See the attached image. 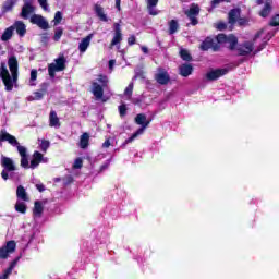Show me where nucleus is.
Returning <instances> with one entry per match:
<instances>
[{"label":"nucleus","instance_id":"f257e3e1","mask_svg":"<svg viewBox=\"0 0 279 279\" xmlns=\"http://www.w3.org/2000/svg\"><path fill=\"white\" fill-rule=\"evenodd\" d=\"M8 66L10 71H8V68H5V63L1 64L0 77L2 78L7 90H12V88H14V84L19 82V60H16V57L9 58Z\"/></svg>","mask_w":279,"mask_h":279},{"label":"nucleus","instance_id":"f03ea898","mask_svg":"<svg viewBox=\"0 0 279 279\" xmlns=\"http://www.w3.org/2000/svg\"><path fill=\"white\" fill-rule=\"evenodd\" d=\"M135 123L137 125H142V128L138 129L135 133H133L131 137L125 140L124 145L132 143L134 138H136L137 136H141V134L145 132V129L147 128V125H149V121H147V116L143 113H140L135 117Z\"/></svg>","mask_w":279,"mask_h":279},{"label":"nucleus","instance_id":"7ed1b4c3","mask_svg":"<svg viewBox=\"0 0 279 279\" xmlns=\"http://www.w3.org/2000/svg\"><path fill=\"white\" fill-rule=\"evenodd\" d=\"M66 69V59L64 56H60L54 60L53 63L48 65V73L50 77H56V73H60V71H64Z\"/></svg>","mask_w":279,"mask_h":279},{"label":"nucleus","instance_id":"20e7f679","mask_svg":"<svg viewBox=\"0 0 279 279\" xmlns=\"http://www.w3.org/2000/svg\"><path fill=\"white\" fill-rule=\"evenodd\" d=\"M216 40L218 45H227L229 49H234V47H236V44L239 43L234 35L226 36L225 34H219L216 37Z\"/></svg>","mask_w":279,"mask_h":279},{"label":"nucleus","instance_id":"39448f33","mask_svg":"<svg viewBox=\"0 0 279 279\" xmlns=\"http://www.w3.org/2000/svg\"><path fill=\"white\" fill-rule=\"evenodd\" d=\"M186 16L191 21V25H197L198 21L197 17L199 15V5L198 4H191L190 10L185 11Z\"/></svg>","mask_w":279,"mask_h":279},{"label":"nucleus","instance_id":"423d86ee","mask_svg":"<svg viewBox=\"0 0 279 279\" xmlns=\"http://www.w3.org/2000/svg\"><path fill=\"white\" fill-rule=\"evenodd\" d=\"M114 35L110 44V49H112L117 45H121V40H123V34L121 33V25L119 23L113 24Z\"/></svg>","mask_w":279,"mask_h":279},{"label":"nucleus","instance_id":"0eeeda50","mask_svg":"<svg viewBox=\"0 0 279 279\" xmlns=\"http://www.w3.org/2000/svg\"><path fill=\"white\" fill-rule=\"evenodd\" d=\"M228 73L227 69H216V70H209L206 73V78L209 82H215V80H219V77H223Z\"/></svg>","mask_w":279,"mask_h":279},{"label":"nucleus","instance_id":"6e6552de","mask_svg":"<svg viewBox=\"0 0 279 279\" xmlns=\"http://www.w3.org/2000/svg\"><path fill=\"white\" fill-rule=\"evenodd\" d=\"M31 23H33V25H37V27H40V29H49V22H47L43 15H32Z\"/></svg>","mask_w":279,"mask_h":279},{"label":"nucleus","instance_id":"1a4fd4ad","mask_svg":"<svg viewBox=\"0 0 279 279\" xmlns=\"http://www.w3.org/2000/svg\"><path fill=\"white\" fill-rule=\"evenodd\" d=\"M32 3H34V1H24V5L20 14L22 19L27 20L29 19V14H34V11L36 10V8Z\"/></svg>","mask_w":279,"mask_h":279},{"label":"nucleus","instance_id":"9d476101","mask_svg":"<svg viewBox=\"0 0 279 279\" xmlns=\"http://www.w3.org/2000/svg\"><path fill=\"white\" fill-rule=\"evenodd\" d=\"M16 250V242L9 241L5 246L0 248V258H8L9 254L14 253Z\"/></svg>","mask_w":279,"mask_h":279},{"label":"nucleus","instance_id":"9b49d317","mask_svg":"<svg viewBox=\"0 0 279 279\" xmlns=\"http://www.w3.org/2000/svg\"><path fill=\"white\" fill-rule=\"evenodd\" d=\"M202 51H208V49H213V51H219V44H215L213 38L207 37L201 45Z\"/></svg>","mask_w":279,"mask_h":279},{"label":"nucleus","instance_id":"f8f14e48","mask_svg":"<svg viewBox=\"0 0 279 279\" xmlns=\"http://www.w3.org/2000/svg\"><path fill=\"white\" fill-rule=\"evenodd\" d=\"M40 162H48V159L43 157V154H40L39 151H35L33 154V159L31 160V169H36L38 165H40Z\"/></svg>","mask_w":279,"mask_h":279},{"label":"nucleus","instance_id":"ddd939ff","mask_svg":"<svg viewBox=\"0 0 279 279\" xmlns=\"http://www.w3.org/2000/svg\"><path fill=\"white\" fill-rule=\"evenodd\" d=\"M11 27H13V32L15 29L16 34L21 38H23V36H25V34H27V26L25 25V23H23V21H15Z\"/></svg>","mask_w":279,"mask_h":279},{"label":"nucleus","instance_id":"4468645a","mask_svg":"<svg viewBox=\"0 0 279 279\" xmlns=\"http://www.w3.org/2000/svg\"><path fill=\"white\" fill-rule=\"evenodd\" d=\"M155 80L156 82H158V84L165 85V84H169V73H167V71L159 69L158 73L155 75Z\"/></svg>","mask_w":279,"mask_h":279},{"label":"nucleus","instance_id":"2eb2a0df","mask_svg":"<svg viewBox=\"0 0 279 279\" xmlns=\"http://www.w3.org/2000/svg\"><path fill=\"white\" fill-rule=\"evenodd\" d=\"M0 141L1 142L7 141V143H10V145H13V147H16V145H19V141H16V137L5 131H1Z\"/></svg>","mask_w":279,"mask_h":279},{"label":"nucleus","instance_id":"dca6fc26","mask_svg":"<svg viewBox=\"0 0 279 279\" xmlns=\"http://www.w3.org/2000/svg\"><path fill=\"white\" fill-rule=\"evenodd\" d=\"M92 40H93V34H89L86 37H84L78 45V51L81 53H86V49H88V47H90Z\"/></svg>","mask_w":279,"mask_h":279},{"label":"nucleus","instance_id":"f3484780","mask_svg":"<svg viewBox=\"0 0 279 279\" xmlns=\"http://www.w3.org/2000/svg\"><path fill=\"white\" fill-rule=\"evenodd\" d=\"M1 166L5 169V171H14L16 169V165H14V160L5 156L1 157Z\"/></svg>","mask_w":279,"mask_h":279},{"label":"nucleus","instance_id":"a211bd4d","mask_svg":"<svg viewBox=\"0 0 279 279\" xmlns=\"http://www.w3.org/2000/svg\"><path fill=\"white\" fill-rule=\"evenodd\" d=\"M252 51H254V46L250 41L244 43L238 48L239 56H248V53H252Z\"/></svg>","mask_w":279,"mask_h":279},{"label":"nucleus","instance_id":"6ab92c4d","mask_svg":"<svg viewBox=\"0 0 279 279\" xmlns=\"http://www.w3.org/2000/svg\"><path fill=\"white\" fill-rule=\"evenodd\" d=\"M94 12L96 13V16H98V19H100V21L108 23V15L106 14L104 7H101L100 4H95Z\"/></svg>","mask_w":279,"mask_h":279},{"label":"nucleus","instance_id":"aec40b11","mask_svg":"<svg viewBox=\"0 0 279 279\" xmlns=\"http://www.w3.org/2000/svg\"><path fill=\"white\" fill-rule=\"evenodd\" d=\"M49 125L50 128H60L61 123H60V118H58V113L56 111H50L49 114Z\"/></svg>","mask_w":279,"mask_h":279},{"label":"nucleus","instance_id":"412c9836","mask_svg":"<svg viewBox=\"0 0 279 279\" xmlns=\"http://www.w3.org/2000/svg\"><path fill=\"white\" fill-rule=\"evenodd\" d=\"M16 197L20 202H29V196L27 195V191H25L23 185L17 186Z\"/></svg>","mask_w":279,"mask_h":279},{"label":"nucleus","instance_id":"4be33fe9","mask_svg":"<svg viewBox=\"0 0 279 279\" xmlns=\"http://www.w3.org/2000/svg\"><path fill=\"white\" fill-rule=\"evenodd\" d=\"M180 71V75H182V77H189V75H191L193 73V65L185 63L180 65L179 68Z\"/></svg>","mask_w":279,"mask_h":279},{"label":"nucleus","instance_id":"5701e85b","mask_svg":"<svg viewBox=\"0 0 279 279\" xmlns=\"http://www.w3.org/2000/svg\"><path fill=\"white\" fill-rule=\"evenodd\" d=\"M241 17V9H232L230 12H229V23L231 25H234V23L236 21H239V19Z\"/></svg>","mask_w":279,"mask_h":279},{"label":"nucleus","instance_id":"b1692460","mask_svg":"<svg viewBox=\"0 0 279 279\" xmlns=\"http://www.w3.org/2000/svg\"><path fill=\"white\" fill-rule=\"evenodd\" d=\"M158 1L159 0H147V10L151 16H157L158 14V10H156V5H158Z\"/></svg>","mask_w":279,"mask_h":279},{"label":"nucleus","instance_id":"393cba45","mask_svg":"<svg viewBox=\"0 0 279 279\" xmlns=\"http://www.w3.org/2000/svg\"><path fill=\"white\" fill-rule=\"evenodd\" d=\"M92 93L96 99H101L104 97V88L98 83H93Z\"/></svg>","mask_w":279,"mask_h":279},{"label":"nucleus","instance_id":"a878e982","mask_svg":"<svg viewBox=\"0 0 279 279\" xmlns=\"http://www.w3.org/2000/svg\"><path fill=\"white\" fill-rule=\"evenodd\" d=\"M12 36H14V27L10 26L3 32L1 36L2 43H8V40L12 39Z\"/></svg>","mask_w":279,"mask_h":279},{"label":"nucleus","instance_id":"bb28decb","mask_svg":"<svg viewBox=\"0 0 279 279\" xmlns=\"http://www.w3.org/2000/svg\"><path fill=\"white\" fill-rule=\"evenodd\" d=\"M89 141H90V135H88V133H83L80 138L81 149H86V147H88Z\"/></svg>","mask_w":279,"mask_h":279},{"label":"nucleus","instance_id":"cd10ccee","mask_svg":"<svg viewBox=\"0 0 279 279\" xmlns=\"http://www.w3.org/2000/svg\"><path fill=\"white\" fill-rule=\"evenodd\" d=\"M15 210L16 213H22V215H25V213H27V205L25 204V201H17L15 204Z\"/></svg>","mask_w":279,"mask_h":279},{"label":"nucleus","instance_id":"c85d7f7f","mask_svg":"<svg viewBox=\"0 0 279 279\" xmlns=\"http://www.w3.org/2000/svg\"><path fill=\"white\" fill-rule=\"evenodd\" d=\"M36 80H38V70L33 69L31 71V77H29L28 84L31 86H36Z\"/></svg>","mask_w":279,"mask_h":279},{"label":"nucleus","instance_id":"c756f323","mask_svg":"<svg viewBox=\"0 0 279 279\" xmlns=\"http://www.w3.org/2000/svg\"><path fill=\"white\" fill-rule=\"evenodd\" d=\"M38 143H39V147L41 149V151L47 153V150L49 149L51 142L47 141V140H40L38 138Z\"/></svg>","mask_w":279,"mask_h":279},{"label":"nucleus","instance_id":"7c9ffc66","mask_svg":"<svg viewBox=\"0 0 279 279\" xmlns=\"http://www.w3.org/2000/svg\"><path fill=\"white\" fill-rule=\"evenodd\" d=\"M35 217H40L43 215V204L38 201L35 202V207L33 210Z\"/></svg>","mask_w":279,"mask_h":279},{"label":"nucleus","instance_id":"2f4dec72","mask_svg":"<svg viewBox=\"0 0 279 279\" xmlns=\"http://www.w3.org/2000/svg\"><path fill=\"white\" fill-rule=\"evenodd\" d=\"M19 259H15L11 263L10 267L5 270V272L3 274V276L0 277V279H8V276H10L12 274V269H14V267H16V263Z\"/></svg>","mask_w":279,"mask_h":279},{"label":"nucleus","instance_id":"473e14b6","mask_svg":"<svg viewBox=\"0 0 279 279\" xmlns=\"http://www.w3.org/2000/svg\"><path fill=\"white\" fill-rule=\"evenodd\" d=\"M180 25L178 24V21L172 20L169 22V34H175L178 32Z\"/></svg>","mask_w":279,"mask_h":279},{"label":"nucleus","instance_id":"72a5a7b5","mask_svg":"<svg viewBox=\"0 0 279 279\" xmlns=\"http://www.w3.org/2000/svg\"><path fill=\"white\" fill-rule=\"evenodd\" d=\"M16 0H7L3 4L4 12H10L14 8Z\"/></svg>","mask_w":279,"mask_h":279},{"label":"nucleus","instance_id":"f704fd0d","mask_svg":"<svg viewBox=\"0 0 279 279\" xmlns=\"http://www.w3.org/2000/svg\"><path fill=\"white\" fill-rule=\"evenodd\" d=\"M269 12H271V5L267 3L265 4L264 9L259 12V15L263 16V19H267V16H269Z\"/></svg>","mask_w":279,"mask_h":279},{"label":"nucleus","instance_id":"c9c22d12","mask_svg":"<svg viewBox=\"0 0 279 279\" xmlns=\"http://www.w3.org/2000/svg\"><path fill=\"white\" fill-rule=\"evenodd\" d=\"M180 57L182 58V60H185V62H191V53H189V50L181 49Z\"/></svg>","mask_w":279,"mask_h":279},{"label":"nucleus","instance_id":"e433bc0d","mask_svg":"<svg viewBox=\"0 0 279 279\" xmlns=\"http://www.w3.org/2000/svg\"><path fill=\"white\" fill-rule=\"evenodd\" d=\"M15 147H17V151L21 158L27 156V148H25V146H21V144H17Z\"/></svg>","mask_w":279,"mask_h":279},{"label":"nucleus","instance_id":"4c0bfd02","mask_svg":"<svg viewBox=\"0 0 279 279\" xmlns=\"http://www.w3.org/2000/svg\"><path fill=\"white\" fill-rule=\"evenodd\" d=\"M43 98V93L41 92H35L34 94H33V96H29V101H34V100H36V101H38V100H40Z\"/></svg>","mask_w":279,"mask_h":279},{"label":"nucleus","instance_id":"58836bf2","mask_svg":"<svg viewBox=\"0 0 279 279\" xmlns=\"http://www.w3.org/2000/svg\"><path fill=\"white\" fill-rule=\"evenodd\" d=\"M134 90V84H130L125 90H124V95L125 97H128L130 99V97H132V92Z\"/></svg>","mask_w":279,"mask_h":279},{"label":"nucleus","instance_id":"ea45409f","mask_svg":"<svg viewBox=\"0 0 279 279\" xmlns=\"http://www.w3.org/2000/svg\"><path fill=\"white\" fill-rule=\"evenodd\" d=\"M29 160L27 159V156L25 157H21V167H23L24 169H31L29 167Z\"/></svg>","mask_w":279,"mask_h":279},{"label":"nucleus","instance_id":"a19ab883","mask_svg":"<svg viewBox=\"0 0 279 279\" xmlns=\"http://www.w3.org/2000/svg\"><path fill=\"white\" fill-rule=\"evenodd\" d=\"M62 34H63L62 28H57L54 32L53 40H56V43H58V40H60V38H62Z\"/></svg>","mask_w":279,"mask_h":279},{"label":"nucleus","instance_id":"79ce46f5","mask_svg":"<svg viewBox=\"0 0 279 279\" xmlns=\"http://www.w3.org/2000/svg\"><path fill=\"white\" fill-rule=\"evenodd\" d=\"M40 8L45 10V12H49V4L47 3V0H37Z\"/></svg>","mask_w":279,"mask_h":279},{"label":"nucleus","instance_id":"37998d69","mask_svg":"<svg viewBox=\"0 0 279 279\" xmlns=\"http://www.w3.org/2000/svg\"><path fill=\"white\" fill-rule=\"evenodd\" d=\"M83 165H84V161L82 160V158H77L74 161L73 169H82Z\"/></svg>","mask_w":279,"mask_h":279},{"label":"nucleus","instance_id":"c03bdc74","mask_svg":"<svg viewBox=\"0 0 279 279\" xmlns=\"http://www.w3.org/2000/svg\"><path fill=\"white\" fill-rule=\"evenodd\" d=\"M62 22V12L58 11L56 14H54V25H58L59 23Z\"/></svg>","mask_w":279,"mask_h":279},{"label":"nucleus","instance_id":"a18cd8bd","mask_svg":"<svg viewBox=\"0 0 279 279\" xmlns=\"http://www.w3.org/2000/svg\"><path fill=\"white\" fill-rule=\"evenodd\" d=\"M119 112H120V117H125V114H128V107H125V105H121L119 107Z\"/></svg>","mask_w":279,"mask_h":279},{"label":"nucleus","instance_id":"49530a36","mask_svg":"<svg viewBox=\"0 0 279 279\" xmlns=\"http://www.w3.org/2000/svg\"><path fill=\"white\" fill-rule=\"evenodd\" d=\"M270 25H271L272 27H278V25H279V15H276V16H274V17L271 19Z\"/></svg>","mask_w":279,"mask_h":279},{"label":"nucleus","instance_id":"de8ad7c7","mask_svg":"<svg viewBox=\"0 0 279 279\" xmlns=\"http://www.w3.org/2000/svg\"><path fill=\"white\" fill-rule=\"evenodd\" d=\"M128 43H129V45H135L136 44V37L134 35H131L128 38Z\"/></svg>","mask_w":279,"mask_h":279},{"label":"nucleus","instance_id":"09e8293b","mask_svg":"<svg viewBox=\"0 0 279 279\" xmlns=\"http://www.w3.org/2000/svg\"><path fill=\"white\" fill-rule=\"evenodd\" d=\"M110 140H106L105 142H104V144H102V147H104V149H108V147H110Z\"/></svg>","mask_w":279,"mask_h":279},{"label":"nucleus","instance_id":"8fccbe9b","mask_svg":"<svg viewBox=\"0 0 279 279\" xmlns=\"http://www.w3.org/2000/svg\"><path fill=\"white\" fill-rule=\"evenodd\" d=\"M36 189L38 190L39 193H43V191H45V185L43 184H37Z\"/></svg>","mask_w":279,"mask_h":279},{"label":"nucleus","instance_id":"3c124183","mask_svg":"<svg viewBox=\"0 0 279 279\" xmlns=\"http://www.w3.org/2000/svg\"><path fill=\"white\" fill-rule=\"evenodd\" d=\"M98 82H101V84H106V82H108V78L106 76H99Z\"/></svg>","mask_w":279,"mask_h":279},{"label":"nucleus","instance_id":"603ef678","mask_svg":"<svg viewBox=\"0 0 279 279\" xmlns=\"http://www.w3.org/2000/svg\"><path fill=\"white\" fill-rule=\"evenodd\" d=\"M114 64H116L114 60H110L109 61V69H110V71H112V69H114Z\"/></svg>","mask_w":279,"mask_h":279},{"label":"nucleus","instance_id":"864d4df0","mask_svg":"<svg viewBox=\"0 0 279 279\" xmlns=\"http://www.w3.org/2000/svg\"><path fill=\"white\" fill-rule=\"evenodd\" d=\"M218 29H220V31H223V29H226V24L225 23H218Z\"/></svg>","mask_w":279,"mask_h":279},{"label":"nucleus","instance_id":"5fc2aeb1","mask_svg":"<svg viewBox=\"0 0 279 279\" xmlns=\"http://www.w3.org/2000/svg\"><path fill=\"white\" fill-rule=\"evenodd\" d=\"M1 175H2L3 180H8V178H9L8 171H5V170H3V171L1 172Z\"/></svg>","mask_w":279,"mask_h":279},{"label":"nucleus","instance_id":"6e6d98bb","mask_svg":"<svg viewBox=\"0 0 279 279\" xmlns=\"http://www.w3.org/2000/svg\"><path fill=\"white\" fill-rule=\"evenodd\" d=\"M116 8L121 11V0H116Z\"/></svg>","mask_w":279,"mask_h":279},{"label":"nucleus","instance_id":"4d7b16f0","mask_svg":"<svg viewBox=\"0 0 279 279\" xmlns=\"http://www.w3.org/2000/svg\"><path fill=\"white\" fill-rule=\"evenodd\" d=\"M142 51H143V53H148V49H147V47L142 46Z\"/></svg>","mask_w":279,"mask_h":279},{"label":"nucleus","instance_id":"13d9d810","mask_svg":"<svg viewBox=\"0 0 279 279\" xmlns=\"http://www.w3.org/2000/svg\"><path fill=\"white\" fill-rule=\"evenodd\" d=\"M239 24H240V25H244V24H245V20L240 19V20H239Z\"/></svg>","mask_w":279,"mask_h":279},{"label":"nucleus","instance_id":"bf43d9fd","mask_svg":"<svg viewBox=\"0 0 279 279\" xmlns=\"http://www.w3.org/2000/svg\"><path fill=\"white\" fill-rule=\"evenodd\" d=\"M257 5H263V0H256Z\"/></svg>","mask_w":279,"mask_h":279},{"label":"nucleus","instance_id":"052dcab7","mask_svg":"<svg viewBox=\"0 0 279 279\" xmlns=\"http://www.w3.org/2000/svg\"><path fill=\"white\" fill-rule=\"evenodd\" d=\"M262 34H263V31H260V32L255 36V38H259V37L262 36Z\"/></svg>","mask_w":279,"mask_h":279},{"label":"nucleus","instance_id":"680f3d73","mask_svg":"<svg viewBox=\"0 0 279 279\" xmlns=\"http://www.w3.org/2000/svg\"><path fill=\"white\" fill-rule=\"evenodd\" d=\"M23 1H34V0H23Z\"/></svg>","mask_w":279,"mask_h":279},{"label":"nucleus","instance_id":"e2e57ef3","mask_svg":"<svg viewBox=\"0 0 279 279\" xmlns=\"http://www.w3.org/2000/svg\"><path fill=\"white\" fill-rule=\"evenodd\" d=\"M271 36H274V34H272V35H270V38H271Z\"/></svg>","mask_w":279,"mask_h":279},{"label":"nucleus","instance_id":"0e129e2a","mask_svg":"<svg viewBox=\"0 0 279 279\" xmlns=\"http://www.w3.org/2000/svg\"><path fill=\"white\" fill-rule=\"evenodd\" d=\"M271 36H274V34H272V35H270V38H271Z\"/></svg>","mask_w":279,"mask_h":279},{"label":"nucleus","instance_id":"69168bd1","mask_svg":"<svg viewBox=\"0 0 279 279\" xmlns=\"http://www.w3.org/2000/svg\"><path fill=\"white\" fill-rule=\"evenodd\" d=\"M271 36H274V34H272V35H270V38H271Z\"/></svg>","mask_w":279,"mask_h":279}]
</instances>
